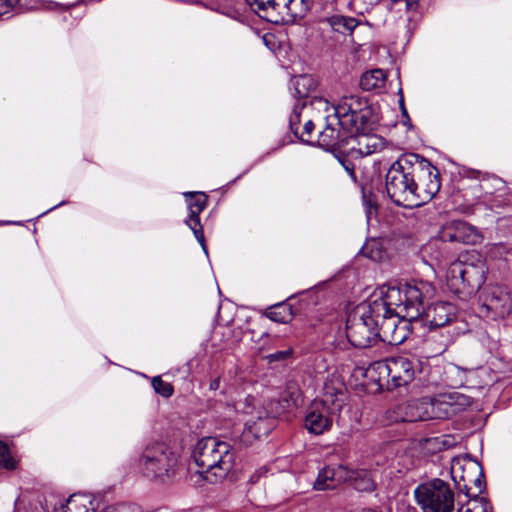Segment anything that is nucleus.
<instances>
[{
	"label": "nucleus",
	"instance_id": "10",
	"mask_svg": "<svg viewBox=\"0 0 512 512\" xmlns=\"http://www.w3.org/2000/svg\"><path fill=\"white\" fill-rule=\"evenodd\" d=\"M412 162V178H414L415 198L414 208L431 201L441 187L439 170L427 159L414 154Z\"/></svg>",
	"mask_w": 512,
	"mask_h": 512
},
{
	"label": "nucleus",
	"instance_id": "2",
	"mask_svg": "<svg viewBox=\"0 0 512 512\" xmlns=\"http://www.w3.org/2000/svg\"><path fill=\"white\" fill-rule=\"evenodd\" d=\"M193 458L202 468V477L207 482L218 483L232 471L236 453L230 443L217 437H204L196 443Z\"/></svg>",
	"mask_w": 512,
	"mask_h": 512
},
{
	"label": "nucleus",
	"instance_id": "27",
	"mask_svg": "<svg viewBox=\"0 0 512 512\" xmlns=\"http://www.w3.org/2000/svg\"><path fill=\"white\" fill-rule=\"evenodd\" d=\"M39 0H0V16L10 12L36 9Z\"/></svg>",
	"mask_w": 512,
	"mask_h": 512
},
{
	"label": "nucleus",
	"instance_id": "37",
	"mask_svg": "<svg viewBox=\"0 0 512 512\" xmlns=\"http://www.w3.org/2000/svg\"><path fill=\"white\" fill-rule=\"evenodd\" d=\"M339 162L342 164V166L344 167V169L347 171V173L349 174V176L351 177V179H353L354 181H356V174H355V166L354 164L349 160L347 159L346 157L342 156V157H339Z\"/></svg>",
	"mask_w": 512,
	"mask_h": 512
},
{
	"label": "nucleus",
	"instance_id": "43",
	"mask_svg": "<svg viewBox=\"0 0 512 512\" xmlns=\"http://www.w3.org/2000/svg\"><path fill=\"white\" fill-rule=\"evenodd\" d=\"M458 512H472V510H471V509H469V508H467V509H465L464 511H462V509H460Z\"/></svg>",
	"mask_w": 512,
	"mask_h": 512
},
{
	"label": "nucleus",
	"instance_id": "13",
	"mask_svg": "<svg viewBox=\"0 0 512 512\" xmlns=\"http://www.w3.org/2000/svg\"><path fill=\"white\" fill-rule=\"evenodd\" d=\"M350 138L351 133L334 120V115H327L326 126L319 132L317 143L327 151L342 150L349 145Z\"/></svg>",
	"mask_w": 512,
	"mask_h": 512
},
{
	"label": "nucleus",
	"instance_id": "41",
	"mask_svg": "<svg viewBox=\"0 0 512 512\" xmlns=\"http://www.w3.org/2000/svg\"><path fill=\"white\" fill-rule=\"evenodd\" d=\"M220 384H221V379L220 377H216L214 378L211 382H210V385H209V388L210 390L212 391H216L220 388Z\"/></svg>",
	"mask_w": 512,
	"mask_h": 512
},
{
	"label": "nucleus",
	"instance_id": "19",
	"mask_svg": "<svg viewBox=\"0 0 512 512\" xmlns=\"http://www.w3.org/2000/svg\"><path fill=\"white\" fill-rule=\"evenodd\" d=\"M348 467L342 464L325 466L319 470L313 488L317 491L332 490L347 482Z\"/></svg>",
	"mask_w": 512,
	"mask_h": 512
},
{
	"label": "nucleus",
	"instance_id": "8",
	"mask_svg": "<svg viewBox=\"0 0 512 512\" xmlns=\"http://www.w3.org/2000/svg\"><path fill=\"white\" fill-rule=\"evenodd\" d=\"M485 282V270L482 264L455 261L446 274L448 289L458 298L466 300L474 295Z\"/></svg>",
	"mask_w": 512,
	"mask_h": 512
},
{
	"label": "nucleus",
	"instance_id": "4",
	"mask_svg": "<svg viewBox=\"0 0 512 512\" xmlns=\"http://www.w3.org/2000/svg\"><path fill=\"white\" fill-rule=\"evenodd\" d=\"M180 456L163 441L149 442L138 457V468L149 479L165 480L173 477L180 465Z\"/></svg>",
	"mask_w": 512,
	"mask_h": 512
},
{
	"label": "nucleus",
	"instance_id": "31",
	"mask_svg": "<svg viewBox=\"0 0 512 512\" xmlns=\"http://www.w3.org/2000/svg\"><path fill=\"white\" fill-rule=\"evenodd\" d=\"M274 420L272 418H261L259 417L257 421L253 422L250 425L249 429L256 438H260L262 436H266L270 433L273 428Z\"/></svg>",
	"mask_w": 512,
	"mask_h": 512
},
{
	"label": "nucleus",
	"instance_id": "29",
	"mask_svg": "<svg viewBox=\"0 0 512 512\" xmlns=\"http://www.w3.org/2000/svg\"><path fill=\"white\" fill-rule=\"evenodd\" d=\"M317 87V83L310 75H301L294 79L293 89L294 96L302 99L309 96Z\"/></svg>",
	"mask_w": 512,
	"mask_h": 512
},
{
	"label": "nucleus",
	"instance_id": "22",
	"mask_svg": "<svg viewBox=\"0 0 512 512\" xmlns=\"http://www.w3.org/2000/svg\"><path fill=\"white\" fill-rule=\"evenodd\" d=\"M347 482L360 492H372L376 489V483L371 473L365 469L352 470L348 468Z\"/></svg>",
	"mask_w": 512,
	"mask_h": 512
},
{
	"label": "nucleus",
	"instance_id": "33",
	"mask_svg": "<svg viewBox=\"0 0 512 512\" xmlns=\"http://www.w3.org/2000/svg\"><path fill=\"white\" fill-rule=\"evenodd\" d=\"M17 466V461L11 455L10 448L7 444L0 441V469L14 470Z\"/></svg>",
	"mask_w": 512,
	"mask_h": 512
},
{
	"label": "nucleus",
	"instance_id": "25",
	"mask_svg": "<svg viewBox=\"0 0 512 512\" xmlns=\"http://www.w3.org/2000/svg\"><path fill=\"white\" fill-rule=\"evenodd\" d=\"M264 314L270 320L284 324L293 319L295 312L290 303L281 302L267 308Z\"/></svg>",
	"mask_w": 512,
	"mask_h": 512
},
{
	"label": "nucleus",
	"instance_id": "14",
	"mask_svg": "<svg viewBox=\"0 0 512 512\" xmlns=\"http://www.w3.org/2000/svg\"><path fill=\"white\" fill-rule=\"evenodd\" d=\"M371 129L351 133L349 140L348 153L352 156H369L374 153L381 152L387 145L386 140L374 133Z\"/></svg>",
	"mask_w": 512,
	"mask_h": 512
},
{
	"label": "nucleus",
	"instance_id": "24",
	"mask_svg": "<svg viewBox=\"0 0 512 512\" xmlns=\"http://www.w3.org/2000/svg\"><path fill=\"white\" fill-rule=\"evenodd\" d=\"M472 468H474L477 472V476L474 479L468 478L466 475H462L461 479L464 482L463 488L460 487L461 491H464L465 494L469 497H476L480 493H482L484 489V481H483V471L478 462L472 463Z\"/></svg>",
	"mask_w": 512,
	"mask_h": 512
},
{
	"label": "nucleus",
	"instance_id": "23",
	"mask_svg": "<svg viewBox=\"0 0 512 512\" xmlns=\"http://www.w3.org/2000/svg\"><path fill=\"white\" fill-rule=\"evenodd\" d=\"M313 0H279L277 8H284L293 19H302L310 11Z\"/></svg>",
	"mask_w": 512,
	"mask_h": 512
},
{
	"label": "nucleus",
	"instance_id": "36",
	"mask_svg": "<svg viewBox=\"0 0 512 512\" xmlns=\"http://www.w3.org/2000/svg\"><path fill=\"white\" fill-rule=\"evenodd\" d=\"M292 354H293V349L288 348L286 350L276 351L274 353L269 354L267 356V359L269 360V362L282 361V360H286L287 358H289Z\"/></svg>",
	"mask_w": 512,
	"mask_h": 512
},
{
	"label": "nucleus",
	"instance_id": "7",
	"mask_svg": "<svg viewBox=\"0 0 512 512\" xmlns=\"http://www.w3.org/2000/svg\"><path fill=\"white\" fill-rule=\"evenodd\" d=\"M332 109L334 120L350 133L366 131L374 125L372 107L358 95L343 96Z\"/></svg>",
	"mask_w": 512,
	"mask_h": 512
},
{
	"label": "nucleus",
	"instance_id": "6",
	"mask_svg": "<svg viewBox=\"0 0 512 512\" xmlns=\"http://www.w3.org/2000/svg\"><path fill=\"white\" fill-rule=\"evenodd\" d=\"M414 154H406L394 161L387 173L385 187L388 197L397 206L414 208L415 186L412 178V162Z\"/></svg>",
	"mask_w": 512,
	"mask_h": 512
},
{
	"label": "nucleus",
	"instance_id": "9",
	"mask_svg": "<svg viewBox=\"0 0 512 512\" xmlns=\"http://www.w3.org/2000/svg\"><path fill=\"white\" fill-rule=\"evenodd\" d=\"M414 495L423 512H453L455 496L449 483L433 479L416 487Z\"/></svg>",
	"mask_w": 512,
	"mask_h": 512
},
{
	"label": "nucleus",
	"instance_id": "12",
	"mask_svg": "<svg viewBox=\"0 0 512 512\" xmlns=\"http://www.w3.org/2000/svg\"><path fill=\"white\" fill-rule=\"evenodd\" d=\"M378 369L385 371L388 383L394 387H402L413 381L416 373L415 363L405 356H396L378 363Z\"/></svg>",
	"mask_w": 512,
	"mask_h": 512
},
{
	"label": "nucleus",
	"instance_id": "34",
	"mask_svg": "<svg viewBox=\"0 0 512 512\" xmlns=\"http://www.w3.org/2000/svg\"><path fill=\"white\" fill-rule=\"evenodd\" d=\"M314 130H315L314 122L311 120H308L304 124L302 131L301 132L299 131V136H296V137L299 138L302 142L310 143Z\"/></svg>",
	"mask_w": 512,
	"mask_h": 512
},
{
	"label": "nucleus",
	"instance_id": "26",
	"mask_svg": "<svg viewBox=\"0 0 512 512\" xmlns=\"http://www.w3.org/2000/svg\"><path fill=\"white\" fill-rule=\"evenodd\" d=\"M321 22L328 24L333 31L341 34L352 33L358 25V22L355 18L345 17L338 14L325 17L321 20Z\"/></svg>",
	"mask_w": 512,
	"mask_h": 512
},
{
	"label": "nucleus",
	"instance_id": "18",
	"mask_svg": "<svg viewBox=\"0 0 512 512\" xmlns=\"http://www.w3.org/2000/svg\"><path fill=\"white\" fill-rule=\"evenodd\" d=\"M442 242L457 244H475L479 240L477 230L470 224L461 220L445 223L439 231Z\"/></svg>",
	"mask_w": 512,
	"mask_h": 512
},
{
	"label": "nucleus",
	"instance_id": "35",
	"mask_svg": "<svg viewBox=\"0 0 512 512\" xmlns=\"http://www.w3.org/2000/svg\"><path fill=\"white\" fill-rule=\"evenodd\" d=\"M300 111L295 106L289 118V126L295 136H299Z\"/></svg>",
	"mask_w": 512,
	"mask_h": 512
},
{
	"label": "nucleus",
	"instance_id": "44",
	"mask_svg": "<svg viewBox=\"0 0 512 512\" xmlns=\"http://www.w3.org/2000/svg\"><path fill=\"white\" fill-rule=\"evenodd\" d=\"M369 258L373 259V260H376V256L374 255H367Z\"/></svg>",
	"mask_w": 512,
	"mask_h": 512
},
{
	"label": "nucleus",
	"instance_id": "5",
	"mask_svg": "<svg viewBox=\"0 0 512 512\" xmlns=\"http://www.w3.org/2000/svg\"><path fill=\"white\" fill-rule=\"evenodd\" d=\"M382 303H362L354 308L347 317L346 336L348 341L356 348H368L379 341L376 333L377 323L374 317L384 312Z\"/></svg>",
	"mask_w": 512,
	"mask_h": 512
},
{
	"label": "nucleus",
	"instance_id": "16",
	"mask_svg": "<svg viewBox=\"0 0 512 512\" xmlns=\"http://www.w3.org/2000/svg\"><path fill=\"white\" fill-rule=\"evenodd\" d=\"M184 196L186 197L189 211L185 223L193 231L203 250L207 252L204 232L199 217L207 206V196L202 192H186Z\"/></svg>",
	"mask_w": 512,
	"mask_h": 512
},
{
	"label": "nucleus",
	"instance_id": "30",
	"mask_svg": "<svg viewBox=\"0 0 512 512\" xmlns=\"http://www.w3.org/2000/svg\"><path fill=\"white\" fill-rule=\"evenodd\" d=\"M246 2L260 17L272 21L269 18V12L277 9L279 0H246Z\"/></svg>",
	"mask_w": 512,
	"mask_h": 512
},
{
	"label": "nucleus",
	"instance_id": "40",
	"mask_svg": "<svg viewBox=\"0 0 512 512\" xmlns=\"http://www.w3.org/2000/svg\"><path fill=\"white\" fill-rule=\"evenodd\" d=\"M109 512H132L127 504L106 505Z\"/></svg>",
	"mask_w": 512,
	"mask_h": 512
},
{
	"label": "nucleus",
	"instance_id": "21",
	"mask_svg": "<svg viewBox=\"0 0 512 512\" xmlns=\"http://www.w3.org/2000/svg\"><path fill=\"white\" fill-rule=\"evenodd\" d=\"M504 186V182L501 178L486 173L481 180L473 186L475 190L473 201L484 199L486 196H491L495 192L501 190Z\"/></svg>",
	"mask_w": 512,
	"mask_h": 512
},
{
	"label": "nucleus",
	"instance_id": "11",
	"mask_svg": "<svg viewBox=\"0 0 512 512\" xmlns=\"http://www.w3.org/2000/svg\"><path fill=\"white\" fill-rule=\"evenodd\" d=\"M435 402L430 398H422L398 403L386 412L390 422H417L437 418Z\"/></svg>",
	"mask_w": 512,
	"mask_h": 512
},
{
	"label": "nucleus",
	"instance_id": "15",
	"mask_svg": "<svg viewBox=\"0 0 512 512\" xmlns=\"http://www.w3.org/2000/svg\"><path fill=\"white\" fill-rule=\"evenodd\" d=\"M512 311V298L503 287H494L489 292L480 313L493 320L504 319Z\"/></svg>",
	"mask_w": 512,
	"mask_h": 512
},
{
	"label": "nucleus",
	"instance_id": "3",
	"mask_svg": "<svg viewBox=\"0 0 512 512\" xmlns=\"http://www.w3.org/2000/svg\"><path fill=\"white\" fill-rule=\"evenodd\" d=\"M346 401L345 386L339 379L325 382L321 400H315L308 408L305 427L315 435L331 429L333 419L340 413Z\"/></svg>",
	"mask_w": 512,
	"mask_h": 512
},
{
	"label": "nucleus",
	"instance_id": "39",
	"mask_svg": "<svg viewBox=\"0 0 512 512\" xmlns=\"http://www.w3.org/2000/svg\"><path fill=\"white\" fill-rule=\"evenodd\" d=\"M394 4L404 3L407 11H416L418 8L419 0H392Z\"/></svg>",
	"mask_w": 512,
	"mask_h": 512
},
{
	"label": "nucleus",
	"instance_id": "1",
	"mask_svg": "<svg viewBox=\"0 0 512 512\" xmlns=\"http://www.w3.org/2000/svg\"><path fill=\"white\" fill-rule=\"evenodd\" d=\"M431 292V286L423 281H410L389 287L383 297L371 301L382 303L384 312L374 317L379 341L400 345L408 337L406 321L417 324L423 311V299Z\"/></svg>",
	"mask_w": 512,
	"mask_h": 512
},
{
	"label": "nucleus",
	"instance_id": "17",
	"mask_svg": "<svg viewBox=\"0 0 512 512\" xmlns=\"http://www.w3.org/2000/svg\"><path fill=\"white\" fill-rule=\"evenodd\" d=\"M456 319V308L448 302H437L421 312L417 324H429L430 329L438 330L449 326Z\"/></svg>",
	"mask_w": 512,
	"mask_h": 512
},
{
	"label": "nucleus",
	"instance_id": "20",
	"mask_svg": "<svg viewBox=\"0 0 512 512\" xmlns=\"http://www.w3.org/2000/svg\"><path fill=\"white\" fill-rule=\"evenodd\" d=\"M430 335L424 340L423 354L426 358H433L443 354L454 341V332H445L430 329Z\"/></svg>",
	"mask_w": 512,
	"mask_h": 512
},
{
	"label": "nucleus",
	"instance_id": "38",
	"mask_svg": "<svg viewBox=\"0 0 512 512\" xmlns=\"http://www.w3.org/2000/svg\"><path fill=\"white\" fill-rule=\"evenodd\" d=\"M485 174L486 173H484V172H482L480 170H475V169H471V168H465L462 171V175H463L464 178L476 179V180H478V182L481 180V178Z\"/></svg>",
	"mask_w": 512,
	"mask_h": 512
},
{
	"label": "nucleus",
	"instance_id": "28",
	"mask_svg": "<svg viewBox=\"0 0 512 512\" xmlns=\"http://www.w3.org/2000/svg\"><path fill=\"white\" fill-rule=\"evenodd\" d=\"M386 74L382 69L365 72L360 78V86L365 91L380 88L385 82Z\"/></svg>",
	"mask_w": 512,
	"mask_h": 512
},
{
	"label": "nucleus",
	"instance_id": "32",
	"mask_svg": "<svg viewBox=\"0 0 512 512\" xmlns=\"http://www.w3.org/2000/svg\"><path fill=\"white\" fill-rule=\"evenodd\" d=\"M151 385L154 391L164 398H170L174 394L173 385L164 381L160 375L151 379Z\"/></svg>",
	"mask_w": 512,
	"mask_h": 512
},
{
	"label": "nucleus",
	"instance_id": "42",
	"mask_svg": "<svg viewBox=\"0 0 512 512\" xmlns=\"http://www.w3.org/2000/svg\"><path fill=\"white\" fill-rule=\"evenodd\" d=\"M400 103H401V106H402L403 114H404V115H407V111H406V109H405V107H404L403 99H401Z\"/></svg>",
	"mask_w": 512,
	"mask_h": 512
}]
</instances>
